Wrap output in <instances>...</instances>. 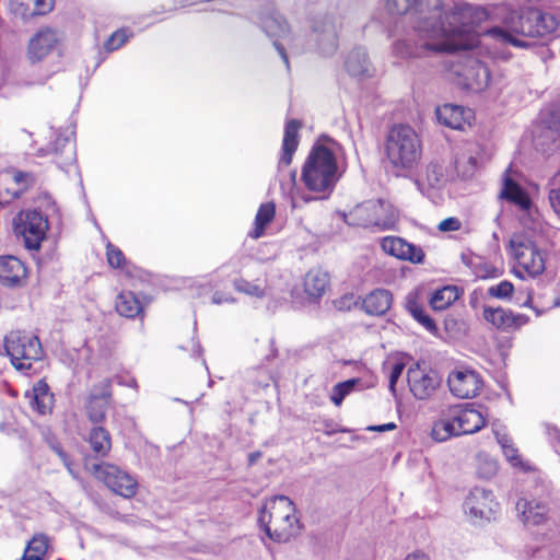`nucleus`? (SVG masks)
<instances>
[{"label":"nucleus","mask_w":560,"mask_h":560,"mask_svg":"<svg viewBox=\"0 0 560 560\" xmlns=\"http://www.w3.org/2000/svg\"><path fill=\"white\" fill-rule=\"evenodd\" d=\"M454 72L457 74V83L464 89L478 93L486 90L490 82V70L481 61L467 58Z\"/></svg>","instance_id":"obj_14"},{"label":"nucleus","mask_w":560,"mask_h":560,"mask_svg":"<svg viewBox=\"0 0 560 560\" xmlns=\"http://www.w3.org/2000/svg\"><path fill=\"white\" fill-rule=\"evenodd\" d=\"M359 383L358 380L351 378L345 382L338 383L332 387V392L330 395L331 401L336 406H340L342 400L354 389L355 385Z\"/></svg>","instance_id":"obj_46"},{"label":"nucleus","mask_w":560,"mask_h":560,"mask_svg":"<svg viewBox=\"0 0 560 560\" xmlns=\"http://www.w3.org/2000/svg\"><path fill=\"white\" fill-rule=\"evenodd\" d=\"M459 296L456 287L446 285L436 290L430 300V304L435 311H443L453 304Z\"/></svg>","instance_id":"obj_39"},{"label":"nucleus","mask_w":560,"mask_h":560,"mask_svg":"<svg viewBox=\"0 0 560 560\" xmlns=\"http://www.w3.org/2000/svg\"><path fill=\"white\" fill-rule=\"evenodd\" d=\"M301 122L296 119H291L287 122L284 128V136L282 141V155L279 160L278 170L281 173L283 167L291 164L294 152L299 145V129Z\"/></svg>","instance_id":"obj_31"},{"label":"nucleus","mask_w":560,"mask_h":560,"mask_svg":"<svg viewBox=\"0 0 560 560\" xmlns=\"http://www.w3.org/2000/svg\"><path fill=\"white\" fill-rule=\"evenodd\" d=\"M49 545H50V538L47 535L39 533V534H36L33 536V538L28 541L26 549L30 552L44 559V557L49 548Z\"/></svg>","instance_id":"obj_47"},{"label":"nucleus","mask_w":560,"mask_h":560,"mask_svg":"<svg viewBox=\"0 0 560 560\" xmlns=\"http://www.w3.org/2000/svg\"><path fill=\"white\" fill-rule=\"evenodd\" d=\"M52 451L59 456L63 465L67 467L68 471L77 478V474L74 472L72 468V462L70 460L69 456L63 452V450L58 444L51 445Z\"/></svg>","instance_id":"obj_57"},{"label":"nucleus","mask_w":560,"mask_h":560,"mask_svg":"<svg viewBox=\"0 0 560 560\" xmlns=\"http://www.w3.org/2000/svg\"><path fill=\"white\" fill-rule=\"evenodd\" d=\"M89 443L93 452L98 456H105L110 450L109 433L102 427H95L89 434Z\"/></svg>","instance_id":"obj_38"},{"label":"nucleus","mask_w":560,"mask_h":560,"mask_svg":"<svg viewBox=\"0 0 560 560\" xmlns=\"http://www.w3.org/2000/svg\"><path fill=\"white\" fill-rule=\"evenodd\" d=\"M329 284V276L326 271L315 268L311 269L304 278V291L312 299H319Z\"/></svg>","instance_id":"obj_34"},{"label":"nucleus","mask_w":560,"mask_h":560,"mask_svg":"<svg viewBox=\"0 0 560 560\" xmlns=\"http://www.w3.org/2000/svg\"><path fill=\"white\" fill-rule=\"evenodd\" d=\"M456 425L457 434H472L486 424L487 415L472 407L457 408L451 411Z\"/></svg>","instance_id":"obj_23"},{"label":"nucleus","mask_w":560,"mask_h":560,"mask_svg":"<svg viewBox=\"0 0 560 560\" xmlns=\"http://www.w3.org/2000/svg\"><path fill=\"white\" fill-rule=\"evenodd\" d=\"M52 8L54 0H10L11 13L22 20L47 14Z\"/></svg>","instance_id":"obj_27"},{"label":"nucleus","mask_w":560,"mask_h":560,"mask_svg":"<svg viewBox=\"0 0 560 560\" xmlns=\"http://www.w3.org/2000/svg\"><path fill=\"white\" fill-rule=\"evenodd\" d=\"M488 16L483 7L469 3H458L447 12L441 8V18L431 21L435 28L433 37L442 40V44L436 47L446 49V52L466 49L464 36L472 27L487 21Z\"/></svg>","instance_id":"obj_2"},{"label":"nucleus","mask_w":560,"mask_h":560,"mask_svg":"<svg viewBox=\"0 0 560 560\" xmlns=\"http://www.w3.org/2000/svg\"><path fill=\"white\" fill-rule=\"evenodd\" d=\"M311 39L323 56H331L338 49L337 20L332 14H318L311 21Z\"/></svg>","instance_id":"obj_10"},{"label":"nucleus","mask_w":560,"mask_h":560,"mask_svg":"<svg viewBox=\"0 0 560 560\" xmlns=\"http://www.w3.org/2000/svg\"><path fill=\"white\" fill-rule=\"evenodd\" d=\"M60 35L50 27H42L28 40L27 57L32 62H39L49 56L59 45Z\"/></svg>","instance_id":"obj_19"},{"label":"nucleus","mask_w":560,"mask_h":560,"mask_svg":"<svg viewBox=\"0 0 560 560\" xmlns=\"http://www.w3.org/2000/svg\"><path fill=\"white\" fill-rule=\"evenodd\" d=\"M498 471V464L494 459L485 458L478 467V474L486 479L493 477Z\"/></svg>","instance_id":"obj_53"},{"label":"nucleus","mask_w":560,"mask_h":560,"mask_svg":"<svg viewBox=\"0 0 560 560\" xmlns=\"http://www.w3.org/2000/svg\"><path fill=\"white\" fill-rule=\"evenodd\" d=\"M13 180L16 184H24L25 188H26L34 183V177L30 173L16 172L13 176Z\"/></svg>","instance_id":"obj_59"},{"label":"nucleus","mask_w":560,"mask_h":560,"mask_svg":"<svg viewBox=\"0 0 560 560\" xmlns=\"http://www.w3.org/2000/svg\"><path fill=\"white\" fill-rule=\"evenodd\" d=\"M110 397L112 383L109 378H104L93 386L86 404V412L92 422L98 423L105 419Z\"/></svg>","instance_id":"obj_20"},{"label":"nucleus","mask_w":560,"mask_h":560,"mask_svg":"<svg viewBox=\"0 0 560 560\" xmlns=\"http://www.w3.org/2000/svg\"><path fill=\"white\" fill-rule=\"evenodd\" d=\"M116 311L127 318H135L142 312V304L131 291L120 292L115 302Z\"/></svg>","instance_id":"obj_36"},{"label":"nucleus","mask_w":560,"mask_h":560,"mask_svg":"<svg viewBox=\"0 0 560 560\" xmlns=\"http://www.w3.org/2000/svg\"><path fill=\"white\" fill-rule=\"evenodd\" d=\"M406 308L410 315L428 331L435 332L438 330L434 320L428 314H425L422 307L413 299H408Z\"/></svg>","instance_id":"obj_43"},{"label":"nucleus","mask_w":560,"mask_h":560,"mask_svg":"<svg viewBox=\"0 0 560 560\" xmlns=\"http://www.w3.org/2000/svg\"><path fill=\"white\" fill-rule=\"evenodd\" d=\"M386 10L392 14L402 15L411 10H416L419 14V30L435 36L432 20L441 18V0H385Z\"/></svg>","instance_id":"obj_8"},{"label":"nucleus","mask_w":560,"mask_h":560,"mask_svg":"<svg viewBox=\"0 0 560 560\" xmlns=\"http://www.w3.org/2000/svg\"><path fill=\"white\" fill-rule=\"evenodd\" d=\"M405 370V363H395L389 372V390L395 394V386Z\"/></svg>","instance_id":"obj_54"},{"label":"nucleus","mask_w":560,"mask_h":560,"mask_svg":"<svg viewBox=\"0 0 560 560\" xmlns=\"http://www.w3.org/2000/svg\"><path fill=\"white\" fill-rule=\"evenodd\" d=\"M346 69L352 77H369L370 63L365 50L355 48L350 51L346 60Z\"/></svg>","instance_id":"obj_37"},{"label":"nucleus","mask_w":560,"mask_h":560,"mask_svg":"<svg viewBox=\"0 0 560 560\" xmlns=\"http://www.w3.org/2000/svg\"><path fill=\"white\" fill-rule=\"evenodd\" d=\"M405 560H430L425 553L422 552H413L406 557Z\"/></svg>","instance_id":"obj_63"},{"label":"nucleus","mask_w":560,"mask_h":560,"mask_svg":"<svg viewBox=\"0 0 560 560\" xmlns=\"http://www.w3.org/2000/svg\"><path fill=\"white\" fill-rule=\"evenodd\" d=\"M416 32L421 39V43H412L411 39H400L394 43L393 51L399 58H419L424 56L428 51L446 52V49L438 48L442 44L441 38L432 37V32H420L419 23L416 26Z\"/></svg>","instance_id":"obj_17"},{"label":"nucleus","mask_w":560,"mask_h":560,"mask_svg":"<svg viewBox=\"0 0 560 560\" xmlns=\"http://www.w3.org/2000/svg\"><path fill=\"white\" fill-rule=\"evenodd\" d=\"M511 249L518 268L529 277L541 275L546 268L545 253L530 240L523 237H513L511 240Z\"/></svg>","instance_id":"obj_9"},{"label":"nucleus","mask_w":560,"mask_h":560,"mask_svg":"<svg viewBox=\"0 0 560 560\" xmlns=\"http://www.w3.org/2000/svg\"><path fill=\"white\" fill-rule=\"evenodd\" d=\"M235 299L230 295L222 292H215L212 295V303L213 304H222V303H234Z\"/></svg>","instance_id":"obj_60"},{"label":"nucleus","mask_w":560,"mask_h":560,"mask_svg":"<svg viewBox=\"0 0 560 560\" xmlns=\"http://www.w3.org/2000/svg\"><path fill=\"white\" fill-rule=\"evenodd\" d=\"M94 474L113 492L124 498H131L137 492L138 483L136 479L118 466L112 464L95 465Z\"/></svg>","instance_id":"obj_12"},{"label":"nucleus","mask_w":560,"mask_h":560,"mask_svg":"<svg viewBox=\"0 0 560 560\" xmlns=\"http://www.w3.org/2000/svg\"><path fill=\"white\" fill-rule=\"evenodd\" d=\"M396 429V424L394 422H388L382 425H371L368 428L369 431L373 432H385V431H392Z\"/></svg>","instance_id":"obj_61"},{"label":"nucleus","mask_w":560,"mask_h":560,"mask_svg":"<svg viewBox=\"0 0 560 560\" xmlns=\"http://www.w3.org/2000/svg\"><path fill=\"white\" fill-rule=\"evenodd\" d=\"M500 197L514 203L522 210H528L530 208L532 202L528 195L510 177L509 170L504 173L503 187L501 189Z\"/></svg>","instance_id":"obj_32"},{"label":"nucleus","mask_w":560,"mask_h":560,"mask_svg":"<svg viewBox=\"0 0 560 560\" xmlns=\"http://www.w3.org/2000/svg\"><path fill=\"white\" fill-rule=\"evenodd\" d=\"M50 400L51 397L48 394V386L45 383L39 382L33 388L31 406L40 415H45L50 410Z\"/></svg>","instance_id":"obj_42"},{"label":"nucleus","mask_w":560,"mask_h":560,"mask_svg":"<svg viewBox=\"0 0 560 560\" xmlns=\"http://www.w3.org/2000/svg\"><path fill=\"white\" fill-rule=\"evenodd\" d=\"M495 438L498 443L501 445L503 454L509 463L513 466H521L522 460L521 456L518 455L517 448L514 447L512 440L506 434H501L499 432L495 433Z\"/></svg>","instance_id":"obj_44"},{"label":"nucleus","mask_w":560,"mask_h":560,"mask_svg":"<svg viewBox=\"0 0 560 560\" xmlns=\"http://www.w3.org/2000/svg\"><path fill=\"white\" fill-rule=\"evenodd\" d=\"M27 279V268L13 255L0 256V284L5 288H20Z\"/></svg>","instance_id":"obj_21"},{"label":"nucleus","mask_w":560,"mask_h":560,"mask_svg":"<svg viewBox=\"0 0 560 560\" xmlns=\"http://www.w3.org/2000/svg\"><path fill=\"white\" fill-rule=\"evenodd\" d=\"M465 512L476 521L491 520L499 510V503L495 501L491 491L476 487L466 498Z\"/></svg>","instance_id":"obj_15"},{"label":"nucleus","mask_w":560,"mask_h":560,"mask_svg":"<svg viewBox=\"0 0 560 560\" xmlns=\"http://www.w3.org/2000/svg\"><path fill=\"white\" fill-rule=\"evenodd\" d=\"M549 202L553 211L560 217V170L550 179Z\"/></svg>","instance_id":"obj_49"},{"label":"nucleus","mask_w":560,"mask_h":560,"mask_svg":"<svg viewBox=\"0 0 560 560\" xmlns=\"http://www.w3.org/2000/svg\"><path fill=\"white\" fill-rule=\"evenodd\" d=\"M259 24L267 36L273 39V45L278 54L289 68V59L285 48L278 43V39H287L290 47H292L295 38L291 36L289 25L283 16L275 9H266L259 15Z\"/></svg>","instance_id":"obj_11"},{"label":"nucleus","mask_w":560,"mask_h":560,"mask_svg":"<svg viewBox=\"0 0 560 560\" xmlns=\"http://www.w3.org/2000/svg\"><path fill=\"white\" fill-rule=\"evenodd\" d=\"M4 348L18 370H30L32 362L42 358V346L36 336L11 331L4 339Z\"/></svg>","instance_id":"obj_7"},{"label":"nucleus","mask_w":560,"mask_h":560,"mask_svg":"<svg viewBox=\"0 0 560 560\" xmlns=\"http://www.w3.org/2000/svg\"><path fill=\"white\" fill-rule=\"evenodd\" d=\"M435 115L440 124L452 129H463L464 125L472 117L470 109L452 104L439 106Z\"/></svg>","instance_id":"obj_30"},{"label":"nucleus","mask_w":560,"mask_h":560,"mask_svg":"<svg viewBox=\"0 0 560 560\" xmlns=\"http://www.w3.org/2000/svg\"><path fill=\"white\" fill-rule=\"evenodd\" d=\"M49 229L48 219L37 210H21L13 219V231L28 250H38Z\"/></svg>","instance_id":"obj_6"},{"label":"nucleus","mask_w":560,"mask_h":560,"mask_svg":"<svg viewBox=\"0 0 560 560\" xmlns=\"http://www.w3.org/2000/svg\"><path fill=\"white\" fill-rule=\"evenodd\" d=\"M334 305L339 311H350L357 305V300L353 294H346L334 301Z\"/></svg>","instance_id":"obj_55"},{"label":"nucleus","mask_w":560,"mask_h":560,"mask_svg":"<svg viewBox=\"0 0 560 560\" xmlns=\"http://www.w3.org/2000/svg\"><path fill=\"white\" fill-rule=\"evenodd\" d=\"M335 153L324 143H315L302 167L301 179L315 197H304L305 201L326 199L334 191L342 176Z\"/></svg>","instance_id":"obj_3"},{"label":"nucleus","mask_w":560,"mask_h":560,"mask_svg":"<svg viewBox=\"0 0 560 560\" xmlns=\"http://www.w3.org/2000/svg\"><path fill=\"white\" fill-rule=\"evenodd\" d=\"M516 510L522 522L528 527L544 523L548 514L546 503L537 500L520 499Z\"/></svg>","instance_id":"obj_29"},{"label":"nucleus","mask_w":560,"mask_h":560,"mask_svg":"<svg viewBox=\"0 0 560 560\" xmlns=\"http://www.w3.org/2000/svg\"><path fill=\"white\" fill-rule=\"evenodd\" d=\"M392 302L393 296L388 290L376 289L363 299L362 307L368 314L380 316L389 310Z\"/></svg>","instance_id":"obj_33"},{"label":"nucleus","mask_w":560,"mask_h":560,"mask_svg":"<svg viewBox=\"0 0 560 560\" xmlns=\"http://www.w3.org/2000/svg\"><path fill=\"white\" fill-rule=\"evenodd\" d=\"M514 292V285L508 280L493 284L488 289V294L492 298L505 300L510 299Z\"/></svg>","instance_id":"obj_50"},{"label":"nucleus","mask_w":560,"mask_h":560,"mask_svg":"<svg viewBox=\"0 0 560 560\" xmlns=\"http://www.w3.org/2000/svg\"><path fill=\"white\" fill-rule=\"evenodd\" d=\"M469 264L471 265L476 277L480 279L497 278L501 273L497 267L486 260H482L480 257L471 259Z\"/></svg>","instance_id":"obj_45"},{"label":"nucleus","mask_w":560,"mask_h":560,"mask_svg":"<svg viewBox=\"0 0 560 560\" xmlns=\"http://www.w3.org/2000/svg\"><path fill=\"white\" fill-rule=\"evenodd\" d=\"M386 155L392 166L408 171L421 158V141L413 128L407 125L394 126L386 139Z\"/></svg>","instance_id":"obj_5"},{"label":"nucleus","mask_w":560,"mask_h":560,"mask_svg":"<svg viewBox=\"0 0 560 560\" xmlns=\"http://www.w3.org/2000/svg\"><path fill=\"white\" fill-rule=\"evenodd\" d=\"M457 434L456 425L452 415L443 417L433 423L431 436L436 442H444Z\"/></svg>","instance_id":"obj_41"},{"label":"nucleus","mask_w":560,"mask_h":560,"mask_svg":"<svg viewBox=\"0 0 560 560\" xmlns=\"http://www.w3.org/2000/svg\"><path fill=\"white\" fill-rule=\"evenodd\" d=\"M460 228H462V222L457 218H454V217L446 218V219L442 220L438 225V229L441 232H454V231H458Z\"/></svg>","instance_id":"obj_56"},{"label":"nucleus","mask_w":560,"mask_h":560,"mask_svg":"<svg viewBox=\"0 0 560 560\" xmlns=\"http://www.w3.org/2000/svg\"><path fill=\"white\" fill-rule=\"evenodd\" d=\"M22 560H43L42 558H39L38 556L30 552L26 548H25V551H24V555L22 557Z\"/></svg>","instance_id":"obj_64"},{"label":"nucleus","mask_w":560,"mask_h":560,"mask_svg":"<svg viewBox=\"0 0 560 560\" xmlns=\"http://www.w3.org/2000/svg\"><path fill=\"white\" fill-rule=\"evenodd\" d=\"M355 214L364 226L389 230L395 225L397 215L393 207L382 200L368 201L357 207Z\"/></svg>","instance_id":"obj_13"},{"label":"nucleus","mask_w":560,"mask_h":560,"mask_svg":"<svg viewBox=\"0 0 560 560\" xmlns=\"http://www.w3.org/2000/svg\"><path fill=\"white\" fill-rule=\"evenodd\" d=\"M234 288L236 291L250 296L262 298L265 295V289L260 284L252 283L242 278L234 281Z\"/></svg>","instance_id":"obj_48"},{"label":"nucleus","mask_w":560,"mask_h":560,"mask_svg":"<svg viewBox=\"0 0 560 560\" xmlns=\"http://www.w3.org/2000/svg\"><path fill=\"white\" fill-rule=\"evenodd\" d=\"M106 256L109 266L113 268H121L126 261L122 252L110 243L106 246Z\"/></svg>","instance_id":"obj_52"},{"label":"nucleus","mask_w":560,"mask_h":560,"mask_svg":"<svg viewBox=\"0 0 560 560\" xmlns=\"http://www.w3.org/2000/svg\"><path fill=\"white\" fill-rule=\"evenodd\" d=\"M501 10V25L487 30L483 36L502 45L527 48L529 38L547 37L559 26L558 20L551 13L536 8L515 9L502 5Z\"/></svg>","instance_id":"obj_1"},{"label":"nucleus","mask_w":560,"mask_h":560,"mask_svg":"<svg viewBox=\"0 0 560 560\" xmlns=\"http://www.w3.org/2000/svg\"><path fill=\"white\" fill-rule=\"evenodd\" d=\"M483 318L494 328L503 331L520 328L528 320V317L525 315L514 314L503 307L492 306L483 307Z\"/></svg>","instance_id":"obj_24"},{"label":"nucleus","mask_w":560,"mask_h":560,"mask_svg":"<svg viewBox=\"0 0 560 560\" xmlns=\"http://www.w3.org/2000/svg\"><path fill=\"white\" fill-rule=\"evenodd\" d=\"M447 174L443 164L433 160L429 162L421 175L416 179V184L422 194L430 189L441 188L446 183Z\"/></svg>","instance_id":"obj_26"},{"label":"nucleus","mask_w":560,"mask_h":560,"mask_svg":"<svg viewBox=\"0 0 560 560\" xmlns=\"http://www.w3.org/2000/svg\"><path fill=\"white\" fill-rule=\"evenodd\" d=\"M537 141L540 145L560 147V107L552 108L542 119Z\"/></svg>","instance_id":"obj_28"},{"label":"nucleus","mask_w":560,"mask_h":560,"mask_svg":"<svg viewBox=\"0 0 560 560\" xmlns=\"http://www.w3.org/2000/svg\"><path fill=\"white\" fill-rule=\"evenodd\" d=\"M381 247L386 254L413 264H420L424 258V253L420 247L398 236L383 237Z\"/></svg>","instance_id":"obj_22"},{"label":"nucleus","mask_w":560,"mask_h":560,"mask_svg":"<svg viewBox=\"0 0 560 560\" xmlns=\"http://www.w3.org/2000/svg\"><path fill=\"white\" fill-rule=\"evenodd\" d=\"M454 170L463 179L470 178L477 170V159L471 148H462L455 153Z\"/></svg>","instance_id":"obj_35"},{"label":"nucleus","mask_w":560,"mask_h":560,"mask_svg":"<svg viewBox=\"0 0 560 560\" xmlns=\"http://www.w3.org/2000/svg\"><path fill=\"white\" fill-rule=\"evenodd\" d=\"M130 34L125 28L118 30L105 42L104 47L108 51L120 48L129 38Z\"/></svg>","instance_id":"obj_51"},{"label":"nucleus","mask_w":560,"mask_h":560,"mask_svg":"<svg viewBox=\"0 0 560 560\" xmlns=\"http://www.w3.org/2000/svg\"><path fill=\"white\" fill-rule=\"evenodd\" d=\"M258 522L266 535L276 542H287L300 532L294 503L285 495L267 500Z\"/></svg>","instance_id":"obj_4"},{"label":"nucleus","mask_w":560,"mask_h":560,"mask_svg":"<svg viewBox=\"0 0 560 560\" xmlns=\"http://www.w3.org/2000/svg\"><path fill=\"white\" fill-rule=\"evenodd\" d=\"M407 381L411 394L417 399L431 397L440 385L436 372L418 362L408 369Z\"/></svg>","instance_id":"obj_16"},{"label":"nucleus","mask_w":560,"mask_h":560,"mask_svg":"<svg viewBox=\"0 0 560 560\" xmlns=\"http://www.w3.org/2000/svg\"><path fill=\"white\" fill-rule=\"evenodd\" d=\"M50 153L54 154L55 162L61 170L68 171L69 167H72L77 160L72 132H58L50 148Z\"/></svg>","instance_id":"obj_25"},{"label":"nucleus","mask_w":560,"mask_h":560,"mask_svg":"<svg viewBox=\"0 0 560 560\" xmlns=\"http://www.w3.org/2000/svg\"><path fill=\"white\" fill-rule=\"evenodd\" d=\"M447 385L454 396L467 399L478 395L482 381L476 371L460 368L448 374Z\"/></svg>","instance_id":"obj_18"},{"label":"nucleus","mask_w":560,"mask_h":560,"mask_svg":"<svg viewBox=\"0 0 560 560\" xmlns=\"http://www.w3.org/2000/svg\"><path fill=\"white\" fill-rule=\"evenodd\" d=\"M276 207L272 202L260 205L255 217V229L250 233L253 238H259L264 234L265 228L273 220Z\"/></svg>","instance_id":"obj_40"},{"label":"nucleus","mask_w":560,"mask_h":560,"mask_svg":"<svg viewBox=\"0 0 560 560\" xmlns=\"http://www.w3.org/2000/svg\"><path fill=\"white\" fill-rule=\"evenodd\" d=\"M517 294H518L517 301H518L520 305L529 307L532 304V300H533V291L527 288H525V289L521 288V289H518Z\"/></svg>","instance_id":"obj_58"},{"label":"nucleus","mask_w":560,"mask_h":560,"mask_svg":"<svg viewBox=\"0 0 560 560\" xmlns=\"http://www.w3.org/2000/svg\"><path fill=\"white\" fill-rule=\"evenodd\" d=\"M184 350H189L192 352V354L199 355L201 352L200 346L198 341H196L194 338L190 341V347H180Z\"/></svg>","instance_id":"obj_62"}]
</instances>
